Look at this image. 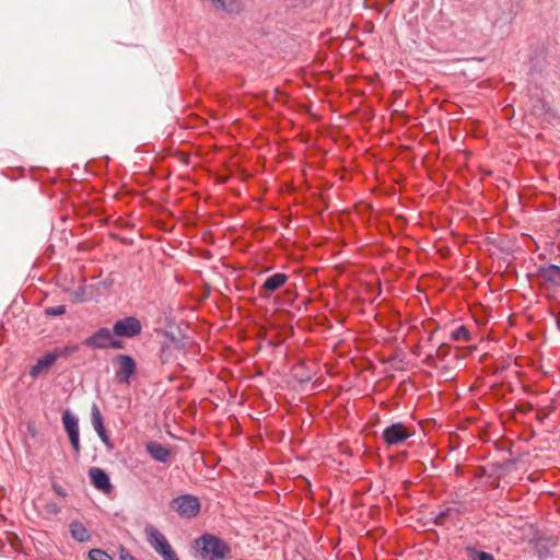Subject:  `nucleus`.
Returning a JSON list of instances; mask_svg holds the SVG:
<instances>
[{
  "label": "nucleus",
  "mask_w": 560,
  "mask_h": 560,
  "mask_svg": "<svg viewBox=\"0 0 560 560\" xmlns=\"http://www.w3.org/2000/svg\"><path fill=\"white\" fill-rule=\"evenodd\" d=\"M196 546L205 560H222L228 558L231 552V548L225 541L211 534H203L196 540Z\"/></svg>",
  "instance_id": "obj_1"
},
{
  "label": "nucleus",
  "mask_w": 560,
  "mask_h": 560,
  "mask_svg": "<svg viewBox=\"0 0 560 560\" xmlns=\"http://www.w3.org/2000/svg\"><path fill=\"white\" fill-rule=\"evenodd\" d=\"M200 500L194 494H180L170 501V509L180 518L191 520L200 512Z\"/></svg>",
  "instance_id": "obj_2"
},
{
  "label": "nucleus",
  "mask_w": 560,
  "mask_h": 560,
  "mask_svg": "<svg viewBox=\"0 0 560 560\" xmlns=\"http://www.w3.org/2000/svg\"><path fill=\"white\" fill-rule=\"evenodd\" d=\"M113 335V330L102 327L85 338L83 345L91 349H122L125 347L124 341L114 338Z\"/></svg>",
  "instance_id": "obj_3"
},
{
  "label": "nucleus",
  "mask_w": 560,
  "mask_h": 560,
  "mask_svg": "<svg viewBox=\"0 0 560 560\" xmlns=\"http://www.w3.org/2000/svg\"><path fill=\"white\" fill-rule=\"evenodd\" d=\"M114 361L117 364V369L115 371L116 382L129 385L131 377L137 372L135 359L129 354H117Z\"/></svg>",
  "instance_id": "obj_4"
},
{
  "label": "nucleus",
  "mask_w": 560,
  "mask_h": 560,
  "mask_svg": "<svg viewBox=\"0 0 560 560\" xmlns=\"http://www.w3.org/2000/svg\"><path fill=\"white\" fill-rule=\"evenodd\" d=\"M142 326L138 318L127 316L113 325V334L118 337L133 338L141 332Z\"/></svg>",
  "instance_id": "obj_5"
},
{
  "label": "nucleus",
  "mask_w": 560,
  "mask_h": 560,
  "mask_svg": "<svg viewBox=\"0 0 560 560\" xmlns=\"http://www.w3.org/2000/svg\"><path fill=\"white\" fill-rule=\"evenodd\" d=\"M410 432L401 422H396L384 429L382 438L388 445H398L410 438Z\"/></svg>",
  "instance_id": "obj_6"
},
{
  "label": "nucleus",
  "mask_w": 560,
  "mask_h": 560,
  "mask_svg": "<svg viewBox=\"0 0 560 560\" xmlns=\"http://www.w3.org/2000/svg\"><path fill=\"white\" fill-rule=\"evenodd\" d=\"M144 534L147 537V540L149 545L154 549V551L159 555L164 552L166 549L172 547L164 536L156 527L154 526H147L144 528Z\"/></svg>",
  "instance_id": "obj_7"
},
{
  "label": "nucleus",
  "mask_w": 560,
  "mask_h": 560,
  "mask_svg": "<svg viewBox=\"0 0 560 560\" xmlns=\"http://www.w3.org/2000/svg\"><path fill=\"white\" fill-rule=\"evenodd\" d=\"M89 477L94 488L104 493L110 492L113 486L110 483L108 475L103 469L98 467L90 468Z\"/></svg>",
  "instance_id": "obj_8"
},
{
  "label": "nucleus",
  "mask_w": 560,
  "mask_h": 560,
  "mask_svg": "<svg viewBox=\"0 0 560 560\" xmlns=\"http://www.w3.org/2000/svg\"><path fill=\"white\" fill-rule=\"evenodd\" d=\"M55 362L50 351L46 352L43 357L38 358L36 363L30 369V376L33 380L37 378L39 375L48 372Z\"/></svg>",
  "instance_id": "obj_9"
},
{
  "label": "nucleus",
  "mask_w": 560,
  "mask_h": 560,
  "mask_svg": "<svg viewBox=\"0 0 560 560\" xmlns=\"http://www.w3.org/2000/svg\"><path fill=\"white\" fill-rule=\"evenodd\" d=\"M145 451L149 455L159 463L165 464L171 457L170 448L158 442H149L145 444Z\"/></svg>",
  "instance_id": "obj_10"
},
{
  "label": "nucleus",
  "mask_w": 560,
  "mask_h": 560,
  "mask_svg": "<svg viewBox=\"0 0 560 560\" xmlns=\"http://www.w3.org/2000/svg\"><path fill=\"white\" fill-rule=\"evenodd\" d=\"M71 537L78 542H86L91 539V534L83 523L72 521L69 525Z\"/></svg>",
  "instance_id": "obj_11"
},
{
  "label": "nucleus",
  "mask_w": 560,
  "mask_h": 560,
  "mask_svg": "<svg viewBox=\"0 0 560 560\" xmlns=\"http://www.w3.org/2000/svg\"><path fill=\"white\" fill-rule=\"evenodd\" d=\"M288 276L281 272L269 276L262 283L261 289L267 292H275L285 284Z\"/></svg>",
  "instance_id": "obj_12"
},
{
  "label": "nucleus",
  "mask_w": 560,
  "mask_h": 560,
  "mask_svg": "<svg viewBox=\"0 0 560 560\" xmlns=\"http://www.w3.org/2000/svg\"><path fill=\"white\" fill-rule=\"evenodd\" d=\"M61 419H62L65 430L68 433L69 438L80 434L79 433V419L75 415H73L70 410H65L62 412Z\"/></svg>",
  "instance_id": "obj_13"
},
{
  "label": "nucleus",
  "mask_w": 560,
  "mask_h": 560,
  "mask_svg": "<svg viewBox=\"0 0 560 560\" xmlns=\"http://www.w3.org/2000/svg\"><path fill=\"white\" fill-rule=\"evenodd\" d=\"M539 277L545 281L560 285V267L557 265H548L539 268Z\"/></svg>",
  "instance_id": "obj_14"
},
{
  "label": "nucleus",
  "mask_w": 560,
  "mask_h": 560,
  "mask_svg": "<svg viewBox=\"0 0 560 560\" xmlns=\"http://www.w3.org/2000/svg\"><path fill=\"white\" fill-rule=\"evenodd\" d=\"M80 350V345L78 343H69L63 347L55 348L50 351V353L54 355L55 361H57L60 358H67L72 355L73 353L78 352Z\"/></svg>",
  "instance_id": "obj_15"
},
{
  "label": "nucleus",
  "mask_w": 560,
  "mask_h": 560,
  "mask_svg": "<svg viewBox=\"0 0 560 560\" xmlns=\"http://www.w3.org/2000/svg\"><path fill=\"white\" fill-rule=\"evenodd\" d=\"M91 421L95 431L104 429L103 417L96 404H93L91 408Z\"/></svg>",
  "instance_id": "obj_16"
},
{
  "label": "nucleus",
  "mask_w": 560,
  "mask_h": 560,
  "mask_svg": "<svg viewBox=\"0 0 560 560\" xmlns=\"http://www.w3.org/2000/svg\"><path fill=\"white\" fill-rule=\"evenodd\" d=\"M451 338L454 341H469L470 332L466 326L462 325L452 331Z\"/></svg>",
  "instance_id": "obj_17"
},
{
  "label": "nucleus",
  "mask_w": 560,
  "mask_h": 560,
  "mask_svg": "<svg viewBox=\"0 0 560 560\" xmlns=\"http://www.w3.org/2000/svg\"><path fill=\"white\" fill-rule=\"evenodd\" d=\"M89 559L90 560H113V557L102 549L94 548L89 551Z\"/></svg>",
  "instance_id": "obj_18"
},
{
  "label": "nucleus",
  "mask_w": 560,
  "mask_h": 560,
  "mask_svg": "<svg viewBox=\"0 0 560 560\" xmlns=\"http://www.w3.org/2000/svg\"><path fill=\"white\" fill-rule=\"evenodd\" d=\"M215 5L226 12H234V10L238 7V3L235 1L230 2L229 4L225 3V0H213Z\"/></svg>",
  "instance_id": "obj_19"
},
{
  "label": "nucleus",
  "mask_w": 560,
  "mask_h": 560,
  "mask_svg": "<svg viewBox=\"0 0 560 560\" xmlns=\"http://www.w3.org/2000/svg\"><path fill=\"white\" fill-rule=\"evenodd\" d=\"M65 313H66L65 305L51 306V307H47L45 310V314L48 316H60V315H63Z\"/></svg>",
  "instance_id": "obj_20"
},
{
  "label": "nucleus",
  "mask_w": 560,
  "mask_h": 560,
  "mask_svg": "<svg viewBox=\"0 0 560 560\" xmlns=\"http://www.w3.org/2000/svg\"><path fill=\"white\" fill-rule=\"evenodd\" d=\"M468 551L475 553L474 560H495L491 553L486 551H477L474 548H468Z\"/></svg>",
  "instance_id": "obj_21"
},
{
  "label": "nucleus",
  "mask_w": 560,
  "mask_h": 560,
  "mask_svg": "<svg viewBox=\"0 0 560 560\" xmlns=\"http://www.w3.org/2000/svg\"><path fill=\"white\" fill-rule=\"evenodd\" d=\"M439 355H441V348L436 349L433 352L428 353L425 359H424V363L430 365V366H434L435 365V358L439 357Z\"/></svg>",
  "instance_id": "obj_22"
},
{
  "label": "nucleus",
  "mask_w": 560,
  "mask_h": 560,
  "mask_svg": "<svg viewBox=\"0 0 560 560\" xmlns=\"http://www.w3.org/2000/svg\"><path fill=\"white\" fill-rule=\"evenodd\" d=\"M60 506L55 502H47L45 504V512L51 515H57L60 513Z\"/></svg>",
  "instance_id": "obj_23"
},
{
  "label": "nucleus",
  "mask_w": 560,
  "mask_h": 560,
  "mask_svg": "<svg viewBox=\"0 0 560 560\" xmlns=\"http://www.w3.org/2000/svg\"><path fill=\"white\" fill-rule=\"evenodd\" d=\"M73 452L77 456L80 454V434L69 438Z\"/></svg>",
  "instance_id": "obj_24"
},
{
  "label": "nucleus",
  "mask_w": 560,
  "mask_h": 560,
  "mask_svg": "<svg viewBox=\"0 0 560 560\" xmlns=\"http://www.w3.org/2000/svg\"><path fill=\"white\" fill-rule=\"evenodd\" d=\"M163 560H175L177 558V555L176 552L173 550L172 547H170L168 549H166L164 552H162L160 555Z\"/></svg>",
  "instance_id": "obj_25"
},
{
  "label": "nucleus",
  "mask_w": 560,
  "mask_h": 560,
  "mask_svg": "<svg viewBox=\"0 0 560 560\" xmlns=\"http://www.w3.org/2000/svg\"><path fill=\"white\" fill-rule=\"evenodd\" d=\"M96 433L104 444H106V445L110 444V440H109V436H108L105 428L96 431Z\"/></svg>",
  "instance_id": "obj_26"
},
{
  "label": "nucleus",
  "mask_w": 560,
  "mask_h": 560,
  "mask_svg": "<svg viewBox=\"0 0 560 560\" xmlns=\"http://www.w3.org/2000/svg\"><path fill=\"white\" fill-rule=\"evenodd\" d=\"M52 489L60 497H67L68 495L67 491L60 485H58L56 482L52 483Z\"/></svg>",
  "instance_id": "obj_27"
},
{
  "label": "nucleus",
  "mask_w": 560,
  "mask_h": 560,
  "mask_svg": "<svg viewBox=\"0 0 560 560\" xmlns=\"http://www.w3.org/2000/svg\"><path fill=\"white\" fill-rule=\"evenodd\" d=\"M120 560H137L130 552H128L126 549H120L119 555Z\"/></svg>",
  "instance_id": "obj_28"
}]
</instances>
